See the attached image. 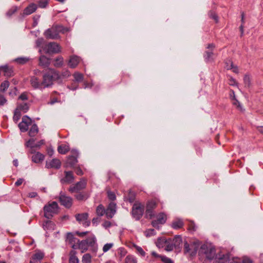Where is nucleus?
<instances>
[{"label":"nucleus","instance_id":"f257e3e1","mask_svg":"<svg viewBox=\"0 0 263 263\" xmlns=\"http://www.w3.org/2000/svg\"><path fill=\"white\" fill-rule=\"evenodd\" d=\"M60 78L59 72L54 69L49 68L43 76L42 84L43 88L48 87L53 84V82Z\"/></svg>","mask_w":263,"mask_h":263},{"label":"nucleus","instance_id":"f03ea898","mask_svg":"<svg viewBox=\"0 0 263 263\" xmlns=\"http://www.w3.org/2000/svg\"><path fill=\"white\" fill-rule=\"evenodd\" d=\"M65 29L60 25L53 26L47 29L44 33V35L47 39H57L59 37V33L65 32Z\"/></svg>","mask_w":263,"mask_h":263},{"label":"nucleus","instance_id":"7ed1b4c3","mask_svg":"<svg viewBox=\"0 0 263 263\" xmlns=\"http://www.w3.org/2000/svg\"><path fill=\"white\" fill-rule=\"evenodd\" d=\"M159 199L155 198L148 200L146 204L145 217L146 218L152 219L155 216L154 210L157 208Z\"/></svg>","mask_w":263,"mask_h":263},{"label":"nucleus","instance_id":"20e7f679","mask_svg":"<svg viewBox=\"0 0 263 263\" xmlns=\"http://www.w3.org/2000/svg\"><path fill=\"white\" fill-rule=\"evenodd\" d=\"M58 204L55 201L46 205L44 207V216L47 219L51 218L54 214L58 212Z\"/></svg>","mask_w":263,"mask_h":263},{"label":"nucleus","instance_id":"39448f33","mask_svg":"<svg viewBox=\"0 0 263 263\" xmlns=\"http://www.w3.org/2000/svg\"><path fill=\"white\" fill-rule=\"evenodd\" d=\"M144 205L138 201H136L132 207V214L134 218L139 220L143 216Z\"/></svg>","mask_w":263,"mask_h":263},{"label":"nucleus","instance_id":"423d86ee","mask_svg":"<svg viewBox=\"0 0 263 263\" xmlns=\"http://www.w3.org/2000/svg\"><path fill=\"white\" fill-rule=\"evenodd\" d=\"M43 51L47 54L58 53L60 52L61 48L57 43L49 42L43 46Z\"/></svg>","mask_w":263,"mask_h":263},{"label":"nucleus","instance_id":"0eeeda50","mask_svg":"<svg viewBox=\"0 0 263 263\" xmlns=\"http://www.w3.org/2000/svg\"><path fill=\"white\" fill-rule=\"evenodd\" d=\"M200 254L205 255V257L209 260L214 259L216 255L215 249L212 247H208L206 245H202L199 250Z\"/></svg>","mask_w":263,"mask_h":263},{"label":"nucleus","instance_id":"6e6552de","mask_svg":"<svg viewBox=\"0 0 263 263\" xmlns=\"http://www.w3.org/2000/svg\"><path fill=\"white\" fill-rule=\"evenodd\" d=\"M85 240L88 248H90V250L93 252H96L98 250V245L95 236L91 234Z\"/></svg>","mask_w":263,"mask_h":263},{"label":"nucleus","instance_id":"1a4fd4ad","mask_svg":"<svg viewBox=\"0 0 263 263\" xmlns=\"http://www.w3.org/2000/svg\"><path fill=\"white\" fill-rule=\"evenodd\" d=\"M75 217L76 220L80 223L82 222L84 227H86L90 226V221L88 220V214L87 213L76 214Z\"/></svg>","mask_w":263,"mask_h":263},{"label":"nucleus","instance_id":"9d476101","mask_svg":"<svg viewBox=\"0 0 263 263\" xmlns=\"http://www.w3.org/2000/svg\"><path fill=\"white\" fill-rule=\"evenodd\" d=\"M59 198L61 205L64 206L66 208H69L71 206L72 204V199L71 197L66 196L61 193Z\"/></svg>","mask_w":263,"mask_h":263},{"label":"nucleus","instance_id":"9b49d317","mask_svg":"<svg viewBox=\"0 0 263 263\" xmlns=\"http://www.w3.org/2000/svg\"><path fill=\"white\" fill-rule=\"evenodd\" d=\"M86 185V181L85 180H81L77 182L74 186H71L69 191L70 192H78L79 191L84 189Z\"/></svg>","mask_w":263,"mask_h":263},{"label":"nucleus","instance_id":"f8f14e48","mask_svg":"<svg viewBox=\"0 0 263 263\" xmlns=\"http://www.w3.org/2000/svg\"><path fill=\"white\" fill-rule=\"evenodd\" d=\"M106 210V216L107 218H111L116 212V204L111 202Z\"/></svg>","mask_w":263,"mask_h":263},{"label":"nucleus","instance_id":"ddd939ff","mask_svg":"<svg viewBox=\"0 0 263 263\" xmlns=\"http://www.w3.org/2000/svg\"><path fill=\"white\" fill-rule=\"evenodd\" d=\"M71 247L74 249H80L82 253L85 252L88 250V247L85 239L81 241L78 240V244H73Z\"/></svg>","mask_w":263,"mask_h":263},{"label":"nucleus","instance_id":"4468645a","mask_svg":"<svg viewBox=\"0 0 263 263\" xmlns=\"http://www.w3.org/2000/svg\"><path fill=\"white\" fill-rule=\"evenodd\" d=\"M61 165L60 160L58 159H53L52 160L46 162V167L47 168H55L59 169Z\"/></svg>","mask_w":263,"mask_h":263},{"label":"nucleus","instance_id":"2eb2a0df","mask_svg":"<svg viewBox=\"0 0 263 263\" xmlns=\"http://www.w3.org/2000/svg\"><path fill=\"white\" fill-rule=\"evenodd\" d=\"M215 45L213 43L208 44L206 47L208 50L205 52L204 55L206 60L210 61L211 60H213V56L214 55L213 50L215 48Z\"/></svg>","mask_w":263,"mask_h":263},{"label":"nucleus","instance_id":"dca6fc26","mask_svg":"<svg viewBox=\"0 0 263 263\" xmlns=\"http://www.w3.org/2000/svg\"><path fill=\"white\" fill-rule=\"evenodd\" d=\"M65 177L61 180L62 183H70L74 180V176L72 172L65 171Z\"/></svg>","mask_w":263,"mask_h":263},{"label":"nucleus","instance_id":"f3484780","mask_svg":"<svg viewBox=\"0 0 263 263\" xmlns=\"http://www.w3.org/2000/svg\"><path fill=\"white\" fill-rule=\"evenodd\" d=\"M50 64V59L44 55H41L39 58V65L43 68L48 67Z\"/></svg>","mask_w":263,"mask_h":263},{"label":"nucleus","instance_id":"a211bd4d","mask_svg":"<svg viewBox=\"0 0 263 263\" xmlns=\"http://www.w3.org/2000/svg\"><path fill=\"white\" fill-rule=\"evenodd\" d=\"M0 70L3 71L4 76L8 77H10L13 76L14 74L12 67L9 66L7 65L0 66Z\"/></svg>","mask_w":263,"mask_h":263},{"label":"nucleus","instance_id":"6ab92c4d","mask_svg":"<svg viewBox=\"0 0 263 263\" xmlns=\"http://www.w3.org/2000/svg\"><path fill=\"white\" fill-rule=\"evenodd\" d=\"M172 241L173 243V246L177 250L180 251L182 247V240L180 235H176Z\"/></svg>","mask_w":263,"mask_h":263},{"label":"nucleus","instance_id":"aec40b11","mask_svg":"<svg viewBox=\"0 0 263 263\" xmlns=\"http://www.w3.org/2000/svg\"><path fill=\"white\" fill-rule=\"evenodd\" d=\"M37 7V6L36 4L31 3L24 10L23 14L24 15H28L32 14L35 11Z\"/></svg>","mask_w":263,"mask_h":263},{"label":"nucleus","instance_id":"412c9836","mask_svg":"<svg viewBox=\"0 0 263 263\" xmlns=\"http://www.w3.org/2000/svg\"><path fill=\"white\" fill-rule=\"evenodd\" d=\"M80 62L79 58L76 55L70 57L68 62V65L72 68H74L77 67Z\"/></svg>","mask_w":263,"mask_h":263},{"label":"nucleus","instance_id":"4be33fe9","mask_svg":"<svg viewBox=\"0 0 263 263\" xmlns=\"http://www.w3.org/2000/svg\"><path fill=\"white\" fill-rule=\"evenodd\" d=\"M30 83L31 86L35 89H42L43 88V85H42V82L40 83L39 80L35 77H33L31 78Z\"/></svg>","mask_w":263,"mask_h":263},{"label":"nucleus","instance_id":"5701e85b","mask_svg":"<svg viewBox=\"0 0 263 263\" xmlns=\"http://www.w3.org/2000/svg\"><path fill=\"white\" fill-rule=\"evenodd\" d=\"M44 155L40 152L35 153L32 156V161L34 163H37L42 162L44 159Z\"/></svg>","mask_w":263,"mask_h":263},{"label":"nucleus","instance_id":"b1692460","mask_svg":"<svg viewBox=\"0 0 263 263\" xmlns=\"http://www.w3.org/2000/svg\"><path fill=\"white\" fill-rule=\"evenodd\" d=\"M78 162L77 158L76 156L71 155L68 156L66 162V166L73 167Z\"/></svg>","mask_w":263,"mask_h":263},{"label":"nucleus","instance_id":"393cba45","mask_svg":"<svg viewBox=\"0 0 263 263\" xmlns=\"http://www.w3.org/2000/svg\"><path fill=\"white\" fill-rule=\"evenodd\" d=\"M183 226V222L181 219H178L174 220L172 223V227L174 229H179Z\"/></svg>","mask_w":263,"mask_h":263},{"label":"nucleus","instance_id":"a878e982","mask_svg":"<svg viewBox=\"0 0 263 263\" xmlns=\"http://www.w3.org/2000/svg\"><path fill=\"white\" fill-rule=\"evenodd\" d=\"M30 59L27 57H18L15 59L13 61L20 65H24L28 63Z\"/></svg>","mask_w":263,"mask_h":263},{"label":"nucleus","instance_id":"bb28decb","mask_svg":"<svg viewBox=\"0 0 263 263\" xmlns=\"http://www.w3.org/2000/svg\"><path fill=\"white\" fill-rule=\"evenodd\" d=\"M55 226L54 223L51 221H46L43 224L44 229L47 230H54Z\"/></svg>","mask_w":263,"mask_h":263},{"label":"nucleus","instance_id":"cd10ccee","mask_svg":"<svg viewBox=\"0 0 263 263\" xmlns=\"http://www.w3.org/2000/svg\"><path fill=\"white\" fill-rule=\"evenodd\" d=\"M46 44L45 43V41L43 38H38L35 41V45L37 48H40L39 52L40 53L42 52L43 50V46H44V45Z\"/></svg>","mask_w":263,"mask_h":263},{"label":"nucleus","instance_id":"c85d7f7f","mask_svg":"<svg viewBox=\"0 0 263 263\" xmlns=\"http://www.w3.org/2000/svg\"><path fill=\"white\" fill-rule=\"evenodd\" d=\"M76 252L71 251L70 253V257L69 259V263H79V260L76 256Z\"/></svg>","mask_w":263,"mask_h":263},{"label":"nucleus","instance_id":"c756f323","mask_svg":"<svg viewBox=\"0 0 263 263\" xmlns=\"http://www.w3.org/2000/svg\"><path fill=\"white\" fill-rule=\"evenodd\" d=\"M38 132H39L38 127L36 124H34L31 126V127L28 132V134H29V136H30V137H34L38 133Z\"/></svg>","mask_w":263,"mask_h":263},{"label":"nucleus","instance_id":"7c9ffc66","mask_svg":"<svg viewBox=\"0 0 263 263\" xmlns=\"http://www.w3.org/2000/svg\"><path fill=\"white\" fill-rule=\"evenodd\" d=\"M166 219V215L164 213H160L157 216V220L160 224L165 223Z\"/></svg>","mask_w":263,"mask_h":263},{"label":"nucleus","instance_id":"2f4dec72","mask_svg":"<svg viewBox=\"0 0 263 263\" xmlns=\"http://www.w3.org/2000/svg\"><path fill=\"white\" fill-rule=\"evenodd\" d=\"M64 60L62 57L59 56L54 60L53 65L56 67H61L63 66Z\"/></svg>","mask_w":263,"mask_h":263},{"label":"nucleus","instance_id":"473e14b6","mask_svg":"<svg viewBox=\"0 0 263 263\" xmlns=\"http://www.w3.org/2000/svg\"><path fill=\"white\" fill-rule=\"evenodd\" d=\"M67 239H68L69 243L72 246L73 244H78V238L74 237L73 234L71 233H69L67 234Z\"/></svg>","mask_w":263,"mask_h":263},{"label":"nucleus","instance_id":"72a5a7b5","mask_svg":"<svg viewBox=\"0 0 263 263\" xmlns=\"http://www.w3.org/2000/svg\"><path fill=\"white\" fill-rule=\"evenodd\" d=\"M69 150V147L66 145H61L58 148V152L61 154H65Z\"/></svg>","mask_w":263,"mask_h":263},{"label":"nucleus","instance_id":"f704fd0d","mask_svg":"<svg viewBox=\"0 0 263 263\" xmlns=\"http://www.w3.org/2000/svg\"><path fill=\"white\" fill-rule=\"evenodd\" d=\"M96 213L98 216H102L104 214H106V210L102 204H100L96 209Z\"/></svg>","mask_w":263,"mask_h":263},{"label":"nucleus","instance_id":"c9c22d12","mask_svg":"<svg viewBox=\"0 0 263 263\" xmlns=\"http://www.w3.org/2000/svg\"><path fill=\"white\" fill-rule=\"evenodd\" d=\"M16 109H18L19 111H23L24 112H26L29 109V105L27 103L20 104Z\"/></svg>","mask_w":263,"mask_h":263},{"label":"nucleus","instance_id":"e433bc0d","mask_svg":"<svg viewBox=\"0 0 263 263\" xmlns=\"http://www.w3.org/2000/svg\"><path fill=\"white\" fill-rule=\"evenodd\" d=\"M173 243L172 241V239H167L165 246V250L167 251H172L174 249H175L174 247L173 246Z\"/></svg>","mask_w":263,"mask_h":263},{"label":"nucleus","instance_id":"4c0bfd02","mask_svg":"<svg viewBox=\"0 0 263 263\" xmlns=\"http://www.w3.org/2000/svg\"><path fill=\"white\" fill-rule=\"evenodd\" d=\"M167 239L165 238H159L156 242L157 246L159 248H165Z\"/></svg>","mask_w":263,"mask_h":263},{"label":"nucleus","instance_id":"58836bf2","mask_svg":"<svg viewBox=\"0 0 263 263\" xmlns=\"http://www.w3.org/2000/svg\"><path fill=\"white\" fill-rule=\"evenodd\" d=\"M233 104L236 106L238 110L240 111H242V107L240 103V102L236 99L235 95H234L232 98Z\"/></svg>","mask_w":263,"mask_h":263},{"label":"nucleus","instance_id":"ea45409f","mask_svg":"<svg viewBox=\"0 0 263 263\" xmlns=\"http://www.w3.org/2000/svg\"><path fill=\"white\" fill-rule=\"evenodd\" d=\"M197 250H198V247L196 246H195V245H193V244L191 245V248H190V250L189 253V254L191 256H195L197 253Z\"/></svg>","mask_w":263,"mask_h":263},{"label":"nucleus","instance_id":"a19ab883","mask_svg":"<svg viewBox=\"0 0 263 263\" xmlns=\"http://www.w3.org/2000/svg\"><path fill=\"white\" fill-rule=\"evenodd\" d=\"M21 116V111H19L18 109L16 108L14 112V116L13 117V121L15 123H16L20 120Z\"/></svg>","mask_w":263,"mask_h":263},{"label":"nucleus","instance_id":"79ce46f5","mask_svg":"<svg viewBox=\"0 0 263 263\" xmlns=\"http://www.w3.org/2000/svg\"><path fill=\"white\" fill-rule=\"evenodd\" d=\"M91 256L90 254H84L82 257V261L83 263H90L91 261Z\"/></svg>","mask_w":263,"mask_h":263},{"label":"nucleus","instance_id":"37998d69","mask_svg":"<svg viewBox=\"0 0 263 263\" xmlns=\"http://www.w3.org/2000/svg\"><path fill=\"white\" fill-rule=\"evenodd\" d=\"M44 256V254L43 253L39 252L33 255L32 259V260H37L40 261L43 258Z\"/></svg>","mask_w":263,"mask_h":263},{"label":"nucleus","instance_id":"c03bdc74","mask_svg":"<svg viewBox=\"0 0 263 263\" xmlns=\"http://www.w3.org/2000/svg\"><path fill=\"white\" fill-rule=\"evenodd\" d=\"M228 62L230 63V65L229 66L228 62H226L227 68L228 69H232L234 72L237 73L238 72V67L236 66H234L231 60H229Z\"/></svg>","mask_w":263,"mask_h":263},{"label":"nucleus","instance_id":"a18cd8bd","mask_svg":"<svg viewBox=\"0 0 263 263\" xmlns=\"http://www.w3.org/2000/svg\"><path fill=\"white\" fill-rule=\"evenodd\" d=\"M136 195L134 192L132 191H129L127 196V200L130 203L133 202L135 201Z\"/></svg>","mask_w":263,"mask_h":263},{"label":"nucleus","instance_id":"49530a36","mask_svg":"<svg viewBox=\"0 0 263 263\" xmlns=\"http://www.w3.org/2000/svg\"><path fill=\"white\" fill-rule=\"evenodd\" d=\"M73 77L76 81L81 82L83 80V75L79 72H75L73 74Z\"/></svg>","mask_w":263,"mask_h":263},{"label":"nucleus","instance_id":"de8ad7c7","mask_svg":"<svg viewBox=\"0 0 263 263\" xmlns=\"http://www.w3.org/2000/svg\"><path fill=\"white\" fill-rule=\"evenodd\" d=\"M229 258L228 255H223V257H219L215 260V263H224Z\"/></svg>","mask_w":263,"mask_h":263},{"label":"nucleus","instance_id":"09e8293b","mask_svg":"<svg viewBox=\"0 0 263 263\" xmlns=\"http://www.w3.org/2000/svg\"><path fill=\"white\" fill-rule=\"evenodd\" d=\"M9 82L7 80L4 81L1 85L0 90L1 91L4 92L9 87Z\"/></svg>","mask_w":263,"mask_h":263},{"label":"nucleus","instance_id":"8fccbe9b","mask_svg":"<svg viewBox=\"0 0 263 263\" xmlns=\"http://www.w3.org/2000/svg\"><path fill=\"white\" fill-rule=\"evenodd\" d=\"M18 126L20 129L21 130V131L22 132H25L27 131L28 129L29 125L20 122L18 124Z\"/></svg>","mask_w":263,"mask_h":263},{"label":"nucleus","instance_id":"3c124183","mask_svg":"<svg viewBox=\"0 0 263 263\" xmlns=\"http://www.w3.org/2000/svg\"><path fill=\"white\" fill-rule=\"evenodd\" d=\"M125 263H137V260L133 256L128 255L125 258Z\"/></svg>","mask_w":263,"mask_h":263},{"label":"nucleus","instance_id":"603ef678","mask_svg":"<svg viewBox=\"0 0 263 263\" xmlns=\"http://www.w3.org/2000/svg\"><path fill=\"white\" fill-rule=\"evenodd\" d=\"M17 10V7L16 6L12 7L11 9H10L6 13V15L8 17L11 16L14 13H15Z\"/></svg>","mask_w":263,"mask_h":263},{"label":"nucleus","instance_id":"864d4df0","mask_svg":"<svg viewBox=\"0 0 263 263\" xmlns=\"http://www.w3.org/2000/svg\"><path fill=\"white\" fill-rule=\"evenodd\" d=\"M209 16L211 18L213 19L216 23H218V16L216 14V13L213 11H210L209 12Z\"/></svg>","mask_w":263,"mask_h":263},{"label":"nucleus","instance_id":"5fc2aeb1","mask_svg":"<svg viewBox=\"0 0 263 263\" xmlns=\"http://www.w3.org/2000/svg\"><path fill=\"white\" fill-rule=\"evenodd\" d=\"M49 0H40L38 3V6L40 8H44L48 5Z\"/></svg>","mask_w":263,"mask_h":263},{"label":"nucleus","instance_id":"6e6d98bb","mask_svg":"<svg viewBox=\"0 0 263 263\" xmlns=\"http://www.w3.org/2000/svg\"><path fill=\"white\" fill-rule=\"evenodd\" d=\"M243 81H244L245 87H247L248 88L250 87V86L251 85V80H250V78L249 76H247V75L245 76L244 78H243Z\"/></svg>","mask_w":263,"mask_h":263},{"label":"nucleus","instance_id":"4d7b16f0","mask_svg":"<svg viewBox=\"0 0 263 263\" xmlns=\"http://www.w3.org/2000/svg\"><path fill=\"white\" fill-rule=\"evenodd\" d=\"M134 246L138 253H139L142 256H145V252L141 247L137 245H134Z\"/></svg>","mask_w":263,"mask_h":263},{"label":"nucleus","instance_id":"13d9d810","mask_svg":"<svg viewBox=\"0 0 263 263\" xmlns=\"http://www.w3.org/2000/svg\"><path fill=\"white\" fill-rule=\"evenodd\" d=\"M21 122L29 125L31 123V120L28 116H25L22 118Z\"/></svg>","mask_w":263,"mask_h":263},{"label":"nucleus","instance_id":"bf43d9fd","mask_svg":"<svg viewBox=\"0 0 263 263\" xmlns=\"http://www.w3.org/2000/svg\"><path fill=\"white\" fill-rule=\"evenodd\" d=\"M113 245L114 244L112 243H108L105 244L103 247V251L104 252H107L112 247Z\"/></svg>","mask_w":263,"mask_h":263},{"label":"nucleus","instance_id":"052dcab7","mask_svg":"<svg viewBox=\"0 0 263 263\" xmlns=\"http://www.w3.org/2000/svg\"><path fill=\"white\" fill-rule=\"evenodd\" d=\"M196 230V225L193 221H190L189 223L188 230L194 232Z\"/></svg>","mask_w":263,"mask_h":263},{"label":"nucleus","instance_id":"680f3d73","mask_svg":"<svg viewBox=\"0 0 263 263\" xmlns=\"http://www.w3.org/2000/svg\"><path fill=\"white\" fill-rule=\"evenodd\" d=\"M76 198L78 200H85L87 198V196L86 195L83 194L82 193H78L76 195Z\"/></svg>","mask_w":263,"mask_h":263},{"label":"nucleus","instance_id":"e2e57ef3","mask_svg":"<svg viewBox=\"0 0 263 263\" xmlns=\"http://www.w3.org/2000/svg\"><path fill=\"white\" fill-rule=\"evenodd\" d=\"M145 235L146 237H150L155 235V230L153 229H149L146 230L144 232Z\"/></svg>","mask_w":263,"mask_h":263},{"label":"nucleus","instance_id":"0e129e2a","mask_svg":"<svg viewBox=\"0 0 263 263\" xmlns=\"http://www.w3.org/2000/svg\"><path fill=\"white\" fill-rule=\"evenodd\" d=\"M107 197L110 200L114 201L116 199V196L115 194L111 191L107 192Z\"/></svg>","mask_w":263,"mask_h":263},{"label":"nucleus","instance_id":"69168bd1","mask_svg":"<svg viewBox=\"0 0 263 263\" xmlns=\"http://www.w3.org/2000/svg\"><path fill=\"white\" fill-rule=\"evenodd\" d=\"M191 248V245H189L186 241L184 243V252L185 254L189 253Z\"/></svg>","mask_w":263,"mask_h":263},{"label":"nucleus","instance_id":"338daca9","mask_svg":"<svg viewBox=\"0 0 263 263\" xmlns=\"http://www.w3.org/2000/svg\"><path fill=\"white\" fill-rule=\"evenodd\" d=\"M34 140L33 139H30L27 142L26 146L27 147H30L31 148H34V147H32L34 145Z\"/></svg>","mask_w":263,"mask_h":263},{"label":"nucleus","instance_id":"774afa93","mask_svg":"<svg viewBox=\"0 0 263 263\" xmlns=\"http://www.w3.org/2000/svg\"><path fill=\"white\" fill-rule=\"evenodd\" d=\"M161 260L164 263H173V261L169 258L166 257V256H161Z\"/></svg>","mask_w":263,"mask_h":263}]
</instances>
